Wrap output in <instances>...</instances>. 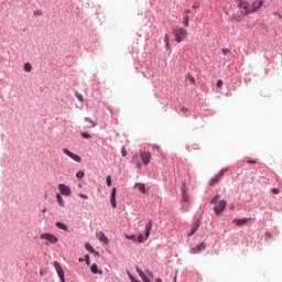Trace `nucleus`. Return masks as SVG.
<instances>
[{"mask_svg": "<svg viewBox=\"0 0 282 282\" xmlns=\"http://www.w3.org/2000/svg\"><path fill=\"white\" fill-rule=\"evenodd\" d=\"M55 226L56 228H59V230H64L65 232H67L68 230L67 225H65L64 223L57 221Z\"/></svg>", "mask_w": 282, "mask_h": 282, "instance_id": "21", "label": "nucleus"}, {"mask_svg": "<svg viewBox=\"0 0 282 282\" xmlns=\"http://www.w3.org/2000/svg\"><path fill=\"white\" fill-rule=\"evenodd\" d=\"M202 250H206V242H200L196 247L192 248L189 252L191 254H198V252H202Z\"/></svg>", "mask_w": 282, "mask_h": 282, "instance_id": "12", "label": "nucleus"}, {"mask_svg": "<svg viewBox=\"0 0 282 282\" xmlns=\"http://www.w3.org/2000/svg\"><path fill=\"white\" fill-rule=\"evenodd\" d=\"M174 282H177V276L174 278Z\"/></svg>", "mask_w": 282, "mask_h": 282, "instance_id": "51", "label": "nucleus"}, {"mask_svg": "<svg viewBox=\"0 0 282 282\" xmlns=\"http://www.w3.org/2000/svg\"><path fill=\"white\" fill-rule=\"evenodd\" d=\"M236 3L239 8L240 15H234L232 21H241V17H249V14H252V9L250 2L247 0H236Z\"/></svg>", "mask_w": 282, "mask_h": 282, "instance_id": "1", "label": "nucleus"}, {"mask_svg": "<svg viewBox=\"0 0 282 282\" xmlns=\"http://www.w3.org/2000/svg\"><path fill=\"white\" fill-rule=\"evenodd\" d=\"M132 163L134 164V166H137V169H142V163L140 162V160H138V156L133 158Z\"/></svg>", "mask_w": 282, "mask_h": 282, "instance_id": "23", "label": "nucleus"}, {"mask_svg": "<svg viewBox=\"0 0 282 282\" xmlns=\"http://www.w3.org/2000/svg\"><path fill=\"white\" fill-rule=\"evenodd\" d=\"M58 191H59L61 195H64L65 197H69V195H72V189L69 188V186H67L65 184H59Z\"/></svg>", "mask_w": 282, "mask_h": 282, "instance_id": "9", "label": "nucleus"}, {"mask_svg": "<svg viewBox=\"0 0 282 282\" xmlns=\"http://www.w3.org/2000/svg\"><path fill=\"white\" fill-rule=\"evenodd\" d=\"M199 8V2H195L193 6H192V9L193 10H197Z\"/></svg>", "mask_w": 282, "mask_h": 282, "instance_id": "38", "label": "nucleus"}, {"mask_svg": "<svg viewBox=\"0 0 282 282\" xmlns=\"http://www.w3.org/2000/svg\"><path fill=\"white\" fill-rule=\"evenodd\" d=\"M76 177H77L78 180H83V177H85V172H83V171L77 172V173H76Z\"/></svg>", "mask_w": 282, "mask_h": 282, "instance_id": "32", "label": "nucleus"}, {"mask_svg": "<svg viewBox=\"0 0 282 282\" xmlns=\"http://www.w3.org/2000/svg\"><path fill=\"white\" fill-rule=\"evenodd\" d=\"M99 241L101 243H104L105 246L109 245V238H107V236H105V232L100 231L98 235H97Z\"/></svg>", "mask_w": 282, "mask_h": 282, "instance_id": "16", "label": "nucleus"}, {"mask_svg": "<svg viewBox=\"0 0 282 282\" xmlns=\"http://www.w3.org/2000/svg\"><path fill=\"white\" fill-rule=\"evenodd\" d=\"M85 261H86V265H90V261H89V254L85 256Z\"/></svg>", "mask_w": 282, "mask_h": 282, "instance_id": "37", "label": "nucleus"}, {"mask_svg": "<svg viewBox=\"0 0 282 282\" xmlns=\"http://www.w3.org/2000/svg\"><path fill=\"white\" fill-rule=\"evenodd\" d=\"M106 184H107V186H111V175H108L106 177Z\"/></svg>", "mask_w": 282, "mask_h": 282, "instance_id": "35", "label": "nucleus"}, {"mask_svg": "<svg viewBox=\"0 0 282 282\" xmlns=\"http://www.w3.org/2000/svg\"><path fill=\"white\" fill-rule=\"evenodd\" d=\"M263 8V0H256L251 4V13L254 14L258 10H261Z\"/></svg>", "mask_w": 282, "mask_h": 282, "instance_id": "10", "label": "nucleus"}, {"mask_svg": "<svg viewBox=\"0 0 282 282\" xmlns=\"http://www.w3.org/2000/svg\"><path fill=\"white\" fill-rule=\"evenodd\" d=\"M153 149H155L156 151H159V153H160V151H162V150L160 149V145H158V144H154V145H153Z\"/></svg>", "mask_w": 282, "mask_h": 282, "instance_id": "44", "label": "nucleus"}, {"mask_svg": "<svg viewBox=\"0 0 282 282\" xmlns=\"http://www.w3.org/2000/svg\"><path fill=\"white\" fill-rule=\"evenodd\" d=\"M79 197H82V199H89V197L86 194H79Z\"/></svg>", "mask_w": 282, "mask_h": 282, "instance_id": "42", "label": "nucleus"}, {"mask_svg": "<svg viewBox=\"0 0 282 282\" xmlns=\"http://www.w3.org/2000/svg\"><path fill=\"white\" fill-rule=\"evenodd\" d=\"M164 43H165V50H171V42L169 40V34H164Z\"/></svg>", "mask_w": 282, "mask_h": 282, "instance_id": "22", "label": "nucleus"}, {"mask_svg": "<svg viewBox=\"0 0 282 282\" xmlns=\"http://www.w3.org/2000/svg\"><path fill=\"white\" fill-rule=\"evenodd\" d=\"M34 14L36 15V14H39V12H37V11H34Z\"/></svg>", "mask_w": 282, "mask_h": 282, "instance_id": "53", "label": "nucleus"}, {"mask_svg": "<svg viewBox=\"0 0 282 282\" xmlns=\"http://www.w3.org/2000/svg\"><path fill=\"white\" fill-rule=\"evenodd\" d=\"M23 68H24V72H32V64L25 63Z\"/></svg>", "mask_w": 282, "mask_h": 282, "instance_id": "29", "label": "nucleus"}, {"mask_svg": "<svg viewBox=\"0 0 282 282\" xmlns=\"http://www.w3.org/2000/svg\"><path fill=\"white\" fill-rule=\"evenodd\" d=\"M155 282H162V279L158 278V279L155 280Z\"/></svg>", "mask_w": 282, "mask_h": 282, "instance_id": "50", "label": "nucleus"}, {"mask_svg": "<svg viewBox=\"0 0 282 282\" xmlns=\"http://www.w3.org/2000/svg\"><path fill=\"white\" fill-rule=\"evenodd\" d=\"M82 138H84V140H90L91 134H89L88 132H82L80 133Z\"/></svg>", "mask_w": 282, "mask_h": 282, "instance_id": "30", "label": "nucleus"}, {"mask_svg": "<svg viewBox=\"0 0 282 282\" xmlns=\"http://www.w3.org/2000/svg\"><path fill=\"white\" fill-rule=\"evenodd\" d=\"M126 239H128L129 241H134V243L135 241H138V237H135V235H126Z\"/></svg>", "mask_w": 282, "mask_h": 282, "instance_id": "26", "label": "nucleus"}, {"mask_svg": "<svg viewBox=\"0 0 282 282\" xmlns=\"http://www.w3.org/2000/svg\"><path fill=\"white\" fill-rule=\"evenodd\" d=\"M40 274H41V276H43V274H45V270H41Z\"/></svg>", "mask_w": 282, "mask_h": 282, "instance_id": "47", "label": "nucleus"}, {"mask_svg": "<svg viewBox=\"0 0 282 282\" xmlns=\"http://www.w3.org/2000/svg\"><path fill=\"white\" fill-rule=\"evenodd\" d=\"M221 195L217 194L214 198H212L210 204H217L214 207L215 215H221L226 210L227 203L226 200L221 199ZM218 202V203H217Z\"/></svg>", "mask_w": 282, "mask_h": 282, "instance_id": "2", "label": "nucleus"}, {"mask_svg": "<svg viewBox=\"0 0 282 282\" xmlns=\"http://www.w3.org/2000/svg\"><path fill=\"white\" fill-rule=\"evenodd\" d=\"M85 248H86V250L88 251V252H90V253H95L96 252V250L94 249V247H91L89 243H85Z\"/></svg>", "mask_w": 282, "mask_h": 282, "instance_id": "27", "label": "nucleus"}, {"mask_svg": "<svg viewBox=\"0 0 282 282\" xmlns=\"http://www.w3.org/2000/svg\"><path fill=\"white\" fill-rule=\"evenodd\" d=\"M223 85H224V80L218 79V80H217V87H223Z\"/></svg>", "mask_w": 282, "mask_h": 282, "instance_id": "39", "label": "nucleus"}, {"mask_svg": "<svg viewBox=\"0 0 282 282\" xmlns=\"http://www.w3.org/2000/svg\"><path fill=\"white\" fill-rule=\"evenodd\" d=\"M76 98L79 100V102H84L85 98L83 97V95L80 93H75Z\"/></svg>", "mask_w": 282, "mask_h": 282, "instance_id": "31", "label": "nucleus"}, {"mask_svg": "<svg viewBox=\"0 0 282 282\" xmlns=\"http://www.w3.org/2000/svg\"><path fill=\"white\" fill-rule=\"evenodd\" d=\"M221 53L224 54V56H228V54H230V50L229 48H223Z\"/></svg>", "mask_w": 282, "mask_h": 282, "instance_id": "34", "label": "nucleus"}, {"mask_svg": "<svg viewBox=\"0 0 282 282\" xmlns=\"http://www.w3.org/2000/svg\"><path fill=\"white\" fill-rule=\"evenodd\" d=\"M147 274H148V276H150V279H153V272L147 271Z\"/></svg>", "mask_w": 282, "mask_h": 282, "instance_id": "45", "label": "nucleus"}, {"mask_svg": "<svg viewBox=\"0 0 282 282\" xmlns=\"http://www.w3.org/2000/svg\"><path fill=\"white\" fill-rule=\"evenodd\" d=\"M110 204L112 208H117L118 204L116 203V187L112 188L111 194H110Z\"/></svg>", "mask_w": 282, "mask_h": 282, "instance_id": "15", "label": "nucleus"}, {"mask_svg": "<svg viewBox=\"0 0 282 282\" xmlns=\"http://www.w3.org/2000/svg\"><path fill=\"white\" fill-rule=\"evenodd\" d=\"M247 163H248V164H257V161H254V160H249V161H247Z\"/></svg>", "mask_w": 282, "mask_h": 282, "instance_id": "46", "label": "nucleus"}, {"mask_svg": "<svg viewBox=\"0 0 282 282\" xmlns=\"http://www.w3.org/2000/svg\"><path fill=\"white\" fill-rule=\"evenodd\" d=\"M182 202H188V186H186V181L182 183Z\"/></svg>", "mask_w": 282, "mask_h": 282, "instance_id": "11", "label": "nucleus"}, {"mask_svg": "<svg viewBox=\"0 0 282 282\" xmlns=\"http://www.w3.org/2000/svg\"><path fill=\"white\" fill-rule=\"evenodd\" d=\"M56 199L59 206H65V200H63V196L61 194H56Z\"/></svg>", "mask_w": 282, "mask_h": 282, "instance_id": "25", "label": "nucleus"}, {"mask_svg": "<svg viewBox=\"0 0 282 282\" xmlns=\"http://www.w3.org/2000/svg\"><path fill=\"white\" fill-rule=\"evenodd\" d=\"M78 261H79V263H83V261H85V259L79 258Z\"/></svg>", "mask_w": 282, "mask_h": 282, "instance_id": "48", "label": "nucleus"}, {"mask_svg": "<svg viewBox=\"0 0 282 282\" xmlns=\"http://www.w3.org/2000/svg\"><path fill=\"white\" fill-rule=\"evenodd\" d=\"M46 212H47V209H43V210H42V213H46Z\"/></svg>", "mask_w": 282, "mask_h": 282, "instance_id": "52", "label": "nucleus"}, {"mask_svg": "<svg viewBox=\"0 0 282 282\" xmlns=\"http://www.w3.org/2000/svg\"><path fill=\"white\" fill-rule=\"evenodd\" d=\"M134 187L138 188V191H140V193H147V185L144 183H137L134 184Z\"/></svg>", "mask_w": 282, "mask_h": 282, "instance_id": "19", "label": "nucleus"}, {"mask_svg": "<svg viewBox=\"0 0 282 282\" xmlns=\"http://www.w3.org/2000/svg\"><path fill=\"white\" fill-rule=\"evenodd\" d=\"M137 274H139L140 279L143 282H151V280L149 279V276H147V274H144V271H142L140 268L137 267Z\"/></svg>", "mask_w": 282, "mask_h": 282, "instance_id": "17", "label": "nucleus"}, {"mask_svg": "<svg viewBox=\"0 0 282 282\" xmlns=\"http://www.w3.org/2000/svg\"><path fill=\"white\" fill-rule=\"evenodd\" d=\"M140 159L142 160L143 164H151V152H141Z\"/></svg>", "mask_w": 282, "mask_h": 282, "instance_id": "13", "label": "nucleus"}, {"mask_svg": "<svg viewBox=\"0 0 282 282\" xmlns=\"http://www.w3.org/2000/svg\"><path fill=\"white\" fill-rule=\"evenodd\" d=\"M186 78L189 80V83H192V85H195V77L191 75V73L186 75Z\"/></svg>", "mask_w": 282, "mask_h": 282, "instance_id": "28", "label": "nucleus"}, {"mask_svg": "<svg viewBox=\"0 0 282 282\" xmlns=\"http://www.w3.org/2000/svg\"><path fill=\"white\" fill-rule=\"evenodd\" d=\"M197 230H199V221H196L193 225L191 232L187 235V237H193V235H195L197 232Z\"/></svg>", "mask_w": 282, "mask_h": 282, "instance_id": "18", "label": "nucleus"}, {"mask_svg": "<svg viewBox=\"0 0 282 282\" xmlns=\"http://www.w3.org/2000/svg\"><path fill=\"white\" fill-rule=\"evenodd\" d=\"M189 21H191V18L188 17V14L183 17V25H184V28H188Z\"/></svg>", "mask_w": 282, "mask_h": 282, "instance_id": "24", "label": "nucleus"}, {"mask_svg": "<svg viewBox=\"0 0 282 282\" xmlns=\"http://www.w3.org/2000/svg\"><path fill=\"white\" fill-rule=\"evenodd\" d=\"M267 237H270V234H267Z\"/></svg>", "mask_w": 282, "mask_h": 282, "instance_id": "54", "label": "nucleus"}, {"mask_svg": "<svg viewBox=\"0 0 282 282\" xmlns=\"http://www.w3.org/2000/svg\"><path fill=\"white\" fill-rule=\"evenodd\" d=\"M129 279H130L131 282H137V281H138V280H135V278H134L133 275H131V274H129Z\"/></svg>", "mask_w": 282, "mask_h": 282, "instance_id": "43", "label": "nucleus"}, {"mask_svg": "<svg viewBox=\"0 0 282 282\" xmlns=\"http://www.w3.org/2000/svg\"><path fill=\"white\" fill-rule=\"evenodd\" d=\"M185 14H191V10H185Z\"/></svg>", "mask_w": 282, "mask_h": 282, "instance_id": "49", "label": "nucleus"}, {"mask_svg": "<svg viewBox=\"0 0 282 282\" xmlns=\"http://www.w3.org/2000/svg\"><path fill=\"white\" fill-rule=\"evenodd\" d=\"M271 193H273V195H279L281 191H279V188H272Z\"/></svg>", "mask_w": 282, "mask_h": 282, "instance_id": "36", "label": "nucleus"}, {"mask_svg": "<svg viewBox=\"0 0 282 282\" xmlns=\"http://www.w3.org/2000/svg\"><path fill=\"white\" fill-rule=\"evenodd\" d=\"M63 153L65 155H67L68 158H70V160H74V162L80 163L83 162V159L80 158V155L67 150V149H63Z\"/></svg>", "mask_w": 282, "mask_h": 282, "instance_id": "6", "label": "nucleus"}, {"mask_svg": "<svg viewBox=\"0 0 282 282\" xmlns=\"http://www.w3.org/2000/svg\"><path fill=\"white\" fill-rule=\"evenodd\" d=\"M54 268L61 282H65V271H63V268L61 267V263H58V261L54 262Z\"/></svg>", "mask_w": 282, "mask_h": 282, "instance_id": "7", "label": "nucleus"}, {"mask_svg": "<svg viewBox=\"0 0 282 282\" xmlns=\"http://www.w3.org/2000/svg\"><path fill=\"white\" fill-rule=\"evenodd\" d=\"M121 155H122L123 158H127V150H126L124 148L121 150Z\"/></svg>", "mask_w": 282, "mask_h": 282, "instance_id": "41", "label": "nucleus"}, {"mask_svg": "<svg viewBox=\"0 0 282 282\" xmlns=\"http://www.w3.org/2000/svg\"><path fill=\"white\" fill-rule=\"evenodd\" d=\"M40 239H45V241H48L50 243H58V238L53 234H42Z\"/></svg>", "mask_w": 282, "mask_h": 282, "instance_id": "8", "label": "nucleus"}, {"mask_svg": "<svg viewBox=\"0 0 282 282\" xmlns=\"http://www.w3.org/2000/svg\"><path fill=\"white\" fill-rule=\"evenodd\" d=\"M181 111H182L183 113H188V108L182 107V108H181Z\"/></svg>", "mask_w": 282, "mask_h": 282, "instance_id": "40", "label": "nucleus"}, {"mask_svg": "<svg viewBox=\"0 0 282 282\" xmlns=\"http://www.w3.org/2000/svg\"><path fill=\"white\" fill-rule=\"evenodd\" d=\"M248 221H252V218L234 219L232 224H236V226L238 228H240V226H246V224H248Z\"/></svg>", "mask_w": 282, "mask_h": 282, "instance_id": "14", "label": "nucleus"}, {"mask_svg": "<svg viewBox=\"0 0 282 282\" xmlns=\"http://www.w3.org/2000/svg\"><path fill=\"white\" fill-rule=\"evenodd\" d=\"M172 34H174L176 43H182L188 36V31L184 28H177L172 31Z\"/></svg>", "mask_w": 282, "mask_h": 282, "instance_id": "3", "label": "nucleus"}, {"mask_svg": "<svg viewBox=\"0 0 282 282\" xmlns=\"http://www.w3.org/2000/svg\"><path fill=\"white\" fill-rule=\"evenodd\" d=\"M90 271L93 272V274H102V271L98 270V264L96 263L91 264Z\"/></svg>", "mask_w": 282, "mask_h": 282, "instance_id": "20", "label": "nucleus"}, {"mask_svg": "<svg viewBox=\"0 0 282 282\" xmlns=\"http://www.w3.org/2000/svg\"><path fill=\"white\" fill-rule=\"evenodd\" d=\"M85 121H86V122H89L90 124H93V127H96V121L91 120V118L86 117V118H85Z\"/></svg>", "mask_w": 282, "mask_h": 282, "instance_id": "33", "label": "nucleus"}, {"mask_svg": "<svg viewBox=\"0 0 282 282\" xmlns=\"http://www.w3.org/2000/svg\"><path fill=\"white\" fill-rule=\"evenodd\" d=\"M151 228H153V221L152 220H150L145 225V238L142 234H139V236H138V242L139 243H144V241H147L149 239V237L151 236Z\"/></svg>", "mask_w": 282, "mask_h": 282, "instance_id": "4", "label": "nucleus"}, {"mask_svg": "<svg viewBox=\"0 0 282 282\" xmlns=\"http://www.w3.org/2000/svg\"><path fill=\"white\" fill-rule=\"evenodd\" d=\"M226 173H228V167L220 170L219 173L210 180L209 186H215V184H219V181L224 177V175H226Z\"/></svg>", "mask_w": 282, "mask_h": 282, "instance_id": "5", "label": "nucleus"}]
</instances>
